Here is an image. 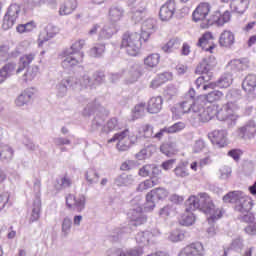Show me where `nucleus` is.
I'll list each match as a JSON object with an SVG mask.
<instances>
[{
	"mask_svg": "<svg viewBox=\"0 0 256 256\" xmlns=\"http://www.w3.org/2000/svg\"><path fill=\"white\" fill-rule=\"evenodd\" d=\"M41 218V198H37L33 202L32 212L29 217V223H37Z\"/></svg>",
	"mask_w": 256,
	"mask_h": 256,
	"instance_id": "c756f323",
	"label": "nucleus"
},
{
	"mask_svg": "<svg viewBox=\"0 0 256 256\" xmlns=\"http://www.w3.org/2000/svg\"><path fill=\"white\" fill-rule=\"evenodd\" d=\"M171 73L165 72L158 74L151 82H150V89H158V87H161V85H164V83H167V81H171Z\"/></svg>",
	"mask_w": 256,
	"mask_h": 256,
	"instance_id": "a878e982",
	"label": "nucleus"
},
{
	"mask_svg": "<svg viewBox=\"0 0 256 256\" xmlns=\"http://www.w3.org/2000/svg\"><path fill=\"white\" fill-rule=\"evenodd\" d=\"M243 196L242 191H231L223 196L222 200L224 203H235L237 205Z\"/></svg>",
	"mask_w": 256,
	"mask_h": 256,
	"instance_id": "473e14b6",
	"label": "nucleus"
},
{
	"mask_svg": "<svg viewBox=\"0 0 256 256\" xmlns=\"http://www.w3.org/2000/svg\"><path fill=\"white\" fill-rule=\"evenodd\" d=\"M152 234L149 231L140 232L136 235V242L139 245H149V241L151 240Z\"/></svg>",
	"mask_w": 256,
	"mask_h": 256,
	"instance_id": "79ce46f5",
	"label": "nucleus"
},
{
	"mask_svg": "<svg viewBox=\"0 0 256 256\" xmlns=\"http://www.w3.org/2000/svg\"><path fill=\"white\" fill-rule=\"evenodd\" d=\"M242 89L245 93H254L256 89V75H247L242 82Z\"/></svg>",
	"mask_w": 256,
	"mask_h": 256,
	"instance_id": "bb28decb",
	"label": "nucleus"
},
{
	"mask_svg": "<svg viewBox=\"0 0 256 256\" xmlns=\"http://www.w3.org/2000/svg\"><path fill=\"white\" fill-rule=\"evenodd\" d=\"M204 215H207L208 223L213 224L223 218L225 210L223 208H217L214 204V206H212L208 212L204 213Z\"/></svg>",
	"mask_w": 256,
	"mask_h": 256,
	"instance_id": "5701e85b",
	"label": "nucleus"
},
{
	"mask_svg": "<svg viewBox=\"0 0 256 256\" xmlns=\"http://www.w3.org/2000/svg\"><path fill=\"white\" fill-rule=\"evenodd\" d=\"M153 151H155V146L153 145L147 146L137 154V158L146 159V157H151V155H153Z\"/></svg>",
	"mask_w": 256,
	"mask_h": 256,
	"instance_id": "de8ad7c7",
	"label": "nucleus"
},
{
	"mask_svg": "<svg viewBox=\"0 0 256 256\" xmlns=\"http://www.w3.org/2000/svg\"><path fill=\"white\" fill-rule=\"evenodd\" d=\"M177 13V2L175 0H167L165 4L160 7L159 18L162 21H171Z\"/></svg>",
	"mask_w": 256,
	"mask_h": 256,
	"instance_id": "f8f14e48",
	"label": "nucleus"
},
{
	"mask_svg": "<svg viewBox=\"0 0 256 256\" xmlns=\"http://www.w3.org/2000/svg\"><path fill=\"white\" fill-rule=\"evenodd\" d=\"M208 139L218 149H225L229 145V133L224 129L211 131L208 133Z\"/></svg>",
	"mask_w": 256,
	"mask_h": 256,
	"instance_id": "0eeeda50",
	"label": "nucleus"
},
{
	"mask_svg": "<svg viewBox=\"0 0 256 256\" xmlns=\"http://www.w3.org/2000/svg\"><path fill=\"white\" fill-rule=\"evenodd\" d=\"M204 105L205 100L203 99V95L197 96L196 100H193L191 112L198 114V119L201 123H209L215 117V113H213L214 106L205 108Z\"/></svg>",
	"mask_w": 256,
	"mask_h": 256,
	"instance_id": "20e7f679",
	"label": "nucleus"
},
{
	"mask_svg": "<svg viewBox=\"0 0 256 256\" xmlns=\"http://www.w3.org/2000/svg\"><path fill=\"white\" fill-rule=\"evenodd\" d=\"M193 211L195 210H187V201H186L185 213L180 218L181 225H185L186 227H189L190 225H193V223H195V214H193Z\"/></svg>",
	"mask_w": 256,
	"mask_h": 256,
	"instance_id": "72a5a7b5",
	"label": "nucleus"
},
{
	"mask_svg": "<svg viewBox=\"0 0 256 256\" xmlns=\"http://www.w3.org/2000/svg\"><path fill=\"white\" fill-rule=\"evenodd\" d=\"M143 248H134L128 250V256H142L143 255Z\"/></svg>",
	"mask_w": 256,
	"mask_h": 256,
	"instance_id": "774afa93",
	"label": "nucleus"
},
{
	"mask_svg": "<svg viewBox=\"0 0 256 256\" xmlns=\"http://www.w3.org/2000/svg\"><path fill=\"white\" fill-rule=\"evenodd\" d=\"M185 127H186L185 122H177L172 126L168 127V135H171L174 133H180V131H183Z\"/></svg>",
	"mask_w": 256,
	"mask_h": 256,
	"instance_id": "3c124183",
	"label": "nucleus"
},
{
	"mask_svg": "<svg viewBox=\"0 0 256 256\" xmlns=\"http://www.w3.org/2000/svg\"><path fill=\"white\" fill-rule=\"evenodd\" d=\"M256 133V125L255 124H247L238 130V137L240 139H251L254 137Z\"/></svg>",
	"mask_w": 256,
	"mask_h": 256,
	"instance_id": "cd10ccee",
	"label": "nucleus"
},
{
	"mask_svg": "<svg viewBox=\"0 0 256 256\" xmlns=\"http://www.w3.org/2000/svg\"><path fill=\"white\" fill-rule=\"evenodd\" d=\"M140 133L143 135V137H146V139L153 137V126L149 124L143 125L140 129Z\"/></svg>",
	"mask_w": 256,
	"mask_h": 256,
	"instance_id": "864d4df0",
	"label": "nucleus"
},
{
	"mask_svg": "<svg viewBox=\"0 0 256 256\" xmlns=\"http://www.w3.org/2000/svg\"><path fill=\"white\" fill-rule=\"evenodd\" d=\"M150 37L148 32L126 31L121 36L120 49L129 57H137L143 49V43H147Z\"/></svg>",
	"mask_w": 256,
	"mask_h": 256,
	"instance_id": "f257e3e1",
	"label": "nucleus"
},
{
	"mask_svg": "<svg viewBox=\"0 0 256 256\" xmlns=\"http://www.w3.org/2000/svg\"><path fill=\"white\" fill-rule=\"evenodd\" d=\"M118 121L117 118H111L108 120L106 125L104 126V133H111V131H115L117 129Z\"/></svg>",
	"mask_w": 256,
	"mask_h": 256,
	"instance_id": "603ef678",
	"label": "nucleus"
},
{
	"mask_svg": "<svg viewBox=\"0 0 256 256\" xmlns=\"http://www.w3.org/2000/svg\"><path fill=\"white\" fill-rule=\"evenodd\" d=\"M59 34V28L57 26L49 24L46 27V35L48 39H52L55 35Z\"/></svg>",
	"mask_w": 256,
	"mask_h": 256,
	"instance_id": "4d7b16f0",
	"label": "nucleus"
},
{
	"mask_svg": "<svg viewBox=\"0 0 256 256\" xmlns=\"http://www.w3.org/2000/svg\"><path fill=\"white\" fill-rule=\"evenodd\" d=\"M179 256H205V246L199 241L192 242L180 251Z\"/></svg>",
	"mask_w": 256,
	"mask_h": 256,
	"instance_id": "4468645a",
	"label": "nucleus"
},
{
	"mask_svg": "<svg viewBox=\"0 0 256 256\" xmlns=\"http://www.w3.org/2000/svg\"><path fill=\"white\" fill-rule=\"evenodd\" d=\"M58 183L60 184L61 189H65V188L71 187V185H73V182L67 176L62 177L60 179V181H58Z\"/></svg>",
	"mask_w": 256,
	"mask_h": 256,
	"instance_id": "680f3d73",
	"label": "nucleus"
},
{
	"mask_svg": "<svg viewBox=\"0 0 256 256\" xmlns=\"http://www.w3.org/2000/svg\"><path fill=\"white\" fill-rule=\"evenodd\" d=\"M245 232L248 235H256V222L255 223H251L249 224L246 228H245Z\"/></svg>",
	"mask_w": 256,
	"mask_h": 256,
	"instance_id": "338daca9",
	"label": "nucleus"
},
{
	"mask_svg": "<svg viewBox=\"0 0 256 256\" xmlns=\"http://www.w3.org/2000/svg\"><path fill=\"white\" fill-rule=\"evenodd\" d=\"M161 171L155 164H145L138 171L139 177L147 178V177H157Z\"/></svg>",
	"mask_w": 256,
	"mask_h": 256,
	"instance_id": "4be33fe9",
	"label": "nucleus"
},
{
	"mask_svg": "<svg viewBox=\"0 0 256 256\" xmlns=\"http://www.w3.org/2000/svg\"><path fill=\"white\" fill-rule=\"evenodd\" d=\"M204 148H205V141H203V140H197V141L194 143L193 151H194V153H201V151H203Z\"/></svg>",
	"mask_w": 256,
	"mask_h": 256,
	"instance_id": "e2e57ef3",
	"label": "nucleus"
},
{
	"mask_svg": "<svg viewBox=\"0 0 256 256\" xmlns=\"http://www.w3.org/2000/svg\"><path fill=\"white\" fill-rule=\"evenodd\" d=\"M9 61V46L0 45V63Z\"/></svg>",
	"mask_w": 256,
	"mask_h": 256,
	"instance_id": "5fc2aeb1",
	"label": "nucleus"
},
{
	"mask_svg": "<svg viewBox=\"0 0 256 256\" xmlns=\"http://www.w3.org/2000/svg\"><path fill=\"white\" fill-rule=\"evenodd\" d=\"M71 225V220L69 218H64L62 222V233L64 237H67L69 235V231H71Z\"/></svg>",
	"mask_w": 256,
	"mask_h": 256,
	"instance_id": "6e6d98bb",
	"label": "nucleus"
},
{
	"mask_svg": "<svg viewBox=\"0 0 256 256\" xmlns=\"http://www.w3.org/2000/svg\"><path fill=\"white\" fill-rule=\"evenodd\" d=\"M212 107L213 113L219 121H227V119H229L227 110H225L224 106H222V108H220L217 112L215 111V105H213Z\"/></svg>",
	"mask_w": 256,
	"mask_h": 256,
	"instance_id": "8fccbe9b",
	"label": "nucleus"
},
{
	"mask_svg": "<svg viewBox=\"0 0 256 256\" xmlns=\"http://www.w3.org/2000/svg\"><path fill=\"white\" fill-rule=\"evenodd\" d=\"M217 65V60L215 57H210L204 59L197 67H196V73L198 75H202L198 77L195 81V85L197 89H200L202 85H206L205 83H209L211 81V76L207 75Z\"/></svg>",
	"mask_w": 256,
	"mask_h": 256,
	"instance_id": "7ed1b4c3",
	"label": "nucleus"
},
{
	"mask_svg": "<svg viewBox=\"0 0 256 256\" xmlns=\"http://www.w3.org/2000/svg\"><path fill=\"white\" fill-rule=\"evenodd\" d=\"M215 202L211 195L207 192H200L197 195H192L187 199V211H203L209 213V210L214 207Z\"/></svg>",
	"mask_w": 256,
	"mask_h": 256,
	"instance_id": "f03ea898",
	"label": "nucleus"
},
{
	"mask_svg": "<svg viewBox=\"0 0 256 256\" xmlns=\"http://www.w3.org/2000/svg\"><path fill=\"white\" fill-rule=\"evenodd\" d=\"M86 180L88 183H98L99 182V173L95 169H89L86 172Z\"/></svg>",
	"mask_w": 256,
	"mask_h": 256,
	"instance_id": "09e8293b",
	"label": "nucleus"
},
{
	"mask_svg": "<svg viewBox=\"0 0 256 256\" xmlns=\"http://www.w3.org/2000/svg\"><path fill=\"white\" fill-rule=\"evenodd\" d=\"M85 196L79 195L75 196L73 194H68L66 196V206L68 209H76L78 213H81L85 209Z\"/></svg>",
	"mask_w": 256,
	"mask_h": 256,
	"instance_id": "2eb2a0df",
	"label": "nucleus"
},
{
	"mask_svg": "<svg viewBox=\"0 0 256 256\" xmlns=\"http://www.w3.org/2000/svg\"><path fill=\"white\" fill-rule=\"evenodd\" d=\"M78 3L77 0H66L63 2V4L60 5L59 8V15L65 16V15H71L75 9H77Z\"/></svg>",
	"mask_w": 256,
	"mask_h": 256,
	"instance_id": "393cba45",
	"label": "nucleus"
},
{
	"mask_svg": "<svg viewBox=\"0 0 256 256\" xmlns=\"http://www.w3.org/2000/svg\"><path fill=\"white\" fill-rule=\"evenodd\" d=\"M177 45V39H170L164 46L163 51H166V53H169Z\"/></svg>",
	"mask_w": 256,
	"mask_h": 256,
	"instance_id": "69168bd1",
	"label": "nucleus"
},
{
	"mask_svg": "<svg viewBox=\"0 0 256 256\" xmlns=\"http://www.w3.org/2000/svg\"><path fill=\"white\" fill-rule=\"evenodd\" d=\"M229 21H231V12H229V10H226L224 13L217 10L210 15V17L206 20V23L201 25V28L209 29V27H212V25H216V27H223V25L229 23Z\"/></svg>",
	"mask_w": 256,
	"mask_h": 256,
	"instance_id": "423d86ee",
	"label": "nucleus"
},
{
	"mask_svg": "<svg viewBox=\"0 0 256 256\" xmlns=\"http://www.w3.org/2000/svg\"><path fill=\"white\" fill-rule=\"evenodd\" d=\"M9 192H3L0 195V210H2L4 207H7L9 204V199H10Z\"/></svg>",
	"mask_w": 256,
	"mask_h": 256,
	"instance_id": "13d9d810",
	"label": "nucleus"
},
{
	"mask_svg": "<svg viewBox=\"0 0 256 256\" xmlns=\"http://www.w3.org/2000/svg\"><path fill=\"white\" fill-rule=\"evenodd\" d=\"M228 67H230L232 71H244V69L247 67V64L241 60H232L228 64Z\"/></svg>",
	"mask_w": 256,
	"mask_h": 256,
	"instance_id": "a18cd8bd",
	"label": "nucleus"
},
{
	"mask_svg": "<svg viewBox=\"0 0 256 256\" xmlns=\"http://www.w3.org/2000/svg\"><path fill=\"white\" fill-rule=\"evenodd\" d=\"M37 29V23L35 21L27 22L26 24H19L16 27L17 33L23 34V33H31L32 31H35Z\"/></svg>",
	"mask_w": 256,
	"mask_h": 256,
	"instance_id": "58836bf2",
	"label": "nucleus"
},
{
	"mask_svg": "<svg viewBox=\"0 0 256 256\" xmlns=\"http://www.w3.org/2000/svg\"><path fill=\"white\" fill-rule=\"evenodd\" d=\"M229 157H232L234 161H239L241 159V155H243V151L240 149H232L228 152Z\"/></svg>",
	"mask_w": 256,
	"mask_h": 256,
	"instance_id": "052dcab7",
	"label": "nucleus"
},
{
	"mask_svg": "<svg viewBox=\"0 0 256 256\" xmlns=\"http://www.w3.org/2000/svg\"><path fill=\"white\" fill-rule=\"evenodd\" d=\"M1 161H11L13 159V149L7 145L0 147Z\"/></svg>",
	"mask_w": 256,
	"mask_h": 256,
	"instance_id": "a19ab883",
	"label": "nucleus"
},
{
	"mask_svg": "<svg viewBox=\"0 0 256 256\" xmlns=\"http://www.w3.org/2000/svg\"><path fill=\"white\" fill-rule=\"evenodd\" d=\"M159 63H161V55L159 53H152L144 58V65L148 69H155Z\"/></svg>",
	"mask_w": 256,
	"mask_h": 256,
	"instance_id": "7c9ffc66",
	"label": "nucleus"
},
{
	"mask_svg": "<svg viewBox=\"0 0 256 256\" xmlns=\"http://www.w3.org/2000/svg\"><path fill=\"white\" fill-rule=\"evenodd\" d=\"M33 95H35V93H33L32 90H24L15 100V104L17 105V107H23V105L31 103Z\"/></svg>",
	"mask_w": 256,
	"mask_h": 256,
	"instance_id": "c85d7f7f",
	"label": "nucleus"
},
{
	"mask_svg": "<svg viewBox=\"0 0 256 256\" xmlns=\"http://www.w3.org/2000/svg\"><path fill=\"white\" fill-rule=\"evenodd\" d=\"M173 212V207L167 205V206H164L160 212H159V215L160 217H162L163 219H167V217H169V215H171V213Z\"/></svg>",
	"mask_w": 256,
	"mask_h": 256,
	"instance_id": "bf43d9fd",
	"label": "nucleus"
},
{
	"mask_svg": "<svg viewBox=\"0 0 256 256\" xmlns=\"http://www.w3.org/2000/svg\"><path fill=\"white\" fill-rule=\"evenodd\" d=\"M114 141H118V151H129V148L134 145L135 141H137V137H135L129 129H125L120 133H116L110 140H108V143H114Z\"/></svg>",
	"mask_w": 256,
	"mask_h": 256,
	"instance_id": "39448f33",
	"label": "nucleus"
},
{
	"mask_svg": "<svg viewBox=\"0 0 256 256\" xmlns=\"http://www.w3.org/2000/svg\"><path fill=\"white\" fill-rule=\"evenodd\" d=\"M177 162L176 159H170L162 163L161 167L164 171H169V169H173V166Z\"/></svg>",
	"mask_w": 256,
	"mask_h": 256,
	"instance_id": "0e129e2a",
	"label": "nucleus"
},
{
	"mask_svg": "<svg viewBox=\"0 0 256 256\" xmlns=\"http://www.w3.org/2000/svg\"><path fill=\"white\" fill-rule=\"evenodd\" d=\"M231 6L236 13H245L249 8V0H233Z\"/></svg>",
	"mask_w": 256,
	"mask_h": 256,
	"instance_id": "4c0bfd02",
	"label": "nucleus"
},
{
	"mask_svg": "<svg viewBox=\"0 0 256 256\" xmlns=\"http://www.w3.org/2000/svg\"><path fill=\"white\" fill-rule=\"evenodd\" d=\"M62 60L63 69H69V67H77L83 63V57L85 55L83 53L75 54L73 52H69L68 50L63 51L60 54Z\"/></svg>",
	"mask_w": 256,
	"mask_h": 256,
	"instance_id": "1a4fd4ad",
	"label": "nucleus"
},
{
	"mask_svg": "<svg viewBox=\"0 0 256 256\" xmlns=\"http://www.w3.org/2000/svg\"><path fill=\"white\" fill-rule=\"evenodd\" d=\"M169 197V191L165 188L152 189L146 194V209L151 211L155 208V201H163Z\"/></svg>",
	"mask_w": 256,
	"mask_h": 256,
	"instance_id": "6e6552de",
	"label": "nucleus"
},
{
	"mask_svg": "<svg viewBox=\"0 0 256 256\" xmlns=\"http://www.w3.org/2000/svg\"><path fill=\"white\" fill-rule=\"evenodd\" d=\"M218 43L220 47L230 49V47L235 45V34L230 30H224L219 36Z\"/></svg>",
	"mask_w": 256,
	"mask_h": 256,
	"instance_id": "6ab92c4d",
	"label": "nucleus"
},
{
	"mask_svg": "<svg viewBox=\"0 0 256 256\" xmlns=\"http://www.w3.org/2000/svg\"><path fill=\"white\" fill-rule=\"evenodd\" d=\"M26 71L22 76V79L25 83H29V81H33L37 75H39V66L34 65L28 68H25Z\"/></svg>",
	"mask_w": 256,
	"mask_h": 256,
	"instance_id": "2f4dec72",
	"label": "nucleus"
},
{
	"mask_svg": "<svg viewBox=\"0 0 256 256\" xmlns=\"http://www.w3.org/2000/svg\"><path fill=\"white\" fill-rule=\"evenodd\" d=\"M36 58H37V53L35 52H29L20 56L18 67L16 69V75L23 73L25 69H27L28 67H31L29 65H31V63H33V61H35Z\"/></svg>",
	"mask_w": 256,
	"mask_h": 256,
	"instance_id": "f3484780",
	"label": "nucleus"
},
{
	"mask_svg": "<svg viewBox=\"0 0 256 256\" xmlns=\"http://www.w3.org/2000/svg\"><path fill=\"white\" fill-rule=\"evenodd\" d=\"M169 239L172 243H179V241H183V239H185V234L181 230L176 229L170 233Z\"/></svg>",
	"mask_w": 256,
	"mask_h": 256,
	"instance_id": "c03bdc74",
	"label": "nucleus"
},
{
	"mask_svg": "<svg viewBox=\"0 0 256 256\" xmlns=\"http://www.w3.org/2000/svg\"><path fill=\"white\" fill-rule=\"evenodd\" d=\"M213 41H215V36L212 32L206 31L198 39L197 47H200V49L206 51V53H213V50L217 49V44Z\"/></svg>",
	"mask_w": 256,
	"mask_h": 256,
	"instance_id": "9b49d317",
	"label": "nucleus"
},
{
	"mask_svg": "<svg viewBox=\"0 0 256 256\" xmlns=\"http://www.w3.org/2000/svg\"><path fill=\"white\" fill-rule=\"evenodd\" d=\"M163 109V97L161 96H153L151 97L146 105V111L151 115H155L160 113Z\"/></svg>",
	"mask_w": 256,
	"mask_h": 256,
	"instance_id": "a211bd4d",
	"label": "nucleus"
},
{
	"mask_svg": "<svg viewBox=\"0 0 256 256\" xmlns=\"http://www.w3.org/2000/svg\"><path fill=\"white\" fill-rule=\"evenodd\" d=\"M159 183H161V178H159L158 176H152L149 179L140 182L136 187V191L137 193L149 191V189H153V187L159 185Z\"/></svg>",
	"mask_w": 256,
	"mask_h": 256,
	"instance_id": "aec40b11",
	"label": "nucleus"
},
{
	"mask_svg": "<svg viewBox=\"0 0 256 256\" xmlns=\"http://www.w3.org/2000/svg\"><path fill=\"white\" fill-rule=\"evenodd\" d=\"M193 105V101L189 98H185L182 102L178 104V106H174L171 108V112L173 113V119H179L181 115H185V113H191V108Z\"/></svg>",
	"mask_w": 256,
	"mask_h": 256,
	"instance_id": "dca6fc26",
	"label": "nucleus"
},
{
	"mask_svg": "<svg viewBox=\"0 0 256 256\" xmlns=\"http://www.w3.org/2000/svg\"><path fill=\"white\" fill-rule=\"evenodd\" d=\"M15 71V63H7L0 69V85Z\"/></svg>",
	"mask_w": 256,
	"mask_h": 256,
	"instance_id": "c9c22d12",
	"label": "nucleus"
},
{
	"mask_svg": "<svg viewBox=\"0 0 256 256\" xmlns=\"http://www.w3.org/2000/svg\"><path fill=\"white\" fill-rule=\"evenodd\" d=\"M105 53V46L103 44H96L90 49L91 57H101Z\"/></svg>",
	"mask_w": 256,
	"mask_h": 256,
	"instance_id": "49530a36",
	"label": "nucleus"
},
{
	"mask_svg": "<svg viewBox=\"0 0 256 256\" xmlns=\"http://www.w3.org/2000/svg\"><path fill=\"white\" fill-rule=\"evenodd\" d=\"M235 209L242 214L249 213L251 209H253V200L251 197L242 194V197L235 206Z\"/></svg>",
	"mask_w": 256,
	"mask_h": 256,
	"instance_id": "412c9836",
	"label": "nucleus"
},
{
	"mask_svg": "<svg viewBox=\"0 0 256 256\" xmlns=\"http://www.w3.org/2000/svg\"><path fill=\"white\" fill-rule=\"evenodd\" d=\"M224 106L228 119H235L236 113L239 110V106L235 102H228Z\"/></svg>",
	"mask_w": 256,
	"mask_h": 256,
	"instance_id": "ea45409f",
	"label": "nucleus"
},
{
	"mask_svg": "<svg viewBox=\"0 0 256 256\" xmlns=\"http://www.w3.org/2000/svg\"><path fill=\"white\" fill-rule=\"evenodd\" d=\"M19 13H21V7L18 4H11L4 16L3 29H11L15 25V21L19 18Z\"/></svg>",
	"mask_w": 256,
	"mask_h": 256,
	"instance_id": "9d476101",
	"label": "nucleus"
},
{
	"mask_svg": "<svg viewBox=\"0 0 256 256\" xmlns=\"http://www.w3.org/2000/svg\"><path fill=\"white\" fill-rule=\"evenodd\" d=\"M125 15V10L119 6H112L108 12V19L111 23H119Z\"/></svg>",
	"mask_w": 256,
	"mask_h": 256,
	"instance_id": "b1692460",
	"label": "nucleus"
},
{
	"mask_svg": "<svg viewBox=\"0 0 256 256\" xmlns=\"http://www.w3.org/2000/svg\"><path fill=\"white\" fill-rule=\"evenodd\" d=\"M174 175L178 177V179H185V177H189V168H187V163L182 162L178 164L174 169Z\"/></svg>",
	"mask_w": 256,
	"mask_h": 256,
	"instance_id": "e433bc0d",
	"label": "nucleus"
},
{
	"mask_svg": "<svg viewBox=\"0 0 256 256\" xmlns=\"http://www.w3.org/2000/svg\"><path fill=\"white\" fill-rule=\"evenodd\" d=\"M202 99L207 103H217V101H221V99H223V92L219 90H213L208 94L202 95Z\"/></svg>",
	"mask_w": 256,
	"mask_h": 256,
	"instance_id": "f704fd0d",
	"label": "nucleus"
},
{
	"mask_svg": "<svg viewBox=\"0 0 256 256\" xmlns=\"http://www.w3.org/2000/svg\"><path fill=\"white\" fill-rule=\"evenodd\" d=\"M85 47V40L84 39H79L76 40L74 43H72L70 47V53H74L77 55L78 53H83L81 50Z\"/></svg>",
	"mask_w": 256,
	"mask_h": 256,
	"instance_id": "37998d69",
	"label": "nucleus"
},
{
	"mask_svg": "<svg viewBox=\"0 0 256 256\" xmlns=\"http://www.w3.org/2000/svg\"><path fill=\"white\" fill-rule=\"evenodd\" d=\"M209 13H211V4L209 2L199 3L192 13L193 22L199 23L201 21H207Z\"/></svg>",
	"mask_w": 256,
	"mask_h": 256,
	"instance_id": "ddd939ff",
	"label": "nucleus"
}]
</instances>
